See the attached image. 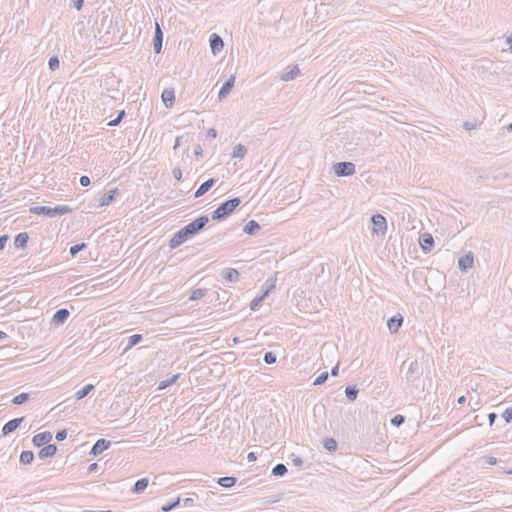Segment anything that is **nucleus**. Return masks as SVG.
<instances>
[{
	"instance_id": "44",
	"label": "nucleus",
	"mask_w": 512,
	"mask_h": 512,
	"mask_svg": "<svg viewBox=\"0 0 512 512\" xmlns=\"http://www.w3.org/2000/svg\"><path fill=\"white\" fill-rule=\"evenodd\" d=\"M405 421L403 415L397 414L391 419V424L395 427H400Z\"/></svg>"
},
{
	"instance_id": "43",
	"label": "nucleus",
	"mask_w": 512,
	"mask_h": 512,
	"mask_svg": "<svg viewBox=\"0 0 512 512\" xmlns=\"http://www.w3.org/2000/svg\"><path fill=\"white\" fill-rule=\"evenodd\" d=\"M48 65H49L50 70H52V71H55L56 69H58L59 65H60V61H59L58 57L57 56L50 57V59L48 61Z\"/></svg>"
},
{
	"instance_id": "23",
	"label": "nucleus",
	"mask_w": 512,
	"mask_h": 512,
	"mask_svg": "<svg viewBox=\"0 0 512 512\" xmlns=\"http://www.w3.org/2000/svg\"><path fill=\"white\" fill-rule=\"evenodd\" d=\"M163 104L169 108L172 107L175 101V93L173 89H165L161 95Z\"/></svg>"
},
{
	"instance_id": "41",
	"label": "nucleus",
	"mask_w": 512,
	"mask_h": 512,
	"mask_svg": "<svg viewBox=\"0 0 512 512\" xmlns=\"http://www.w3.org/2000/svg\"><path fill=\"white\" fill-rule=\"evenodd\" d=\"M179 503H180V498H177L176 500L163 505L162 511L169 512V511L173 510L174 508H176L179 505Z\"/></svg>"
},
{
	"instance_id": "31",
	"label": "nucleus",
	"mask_w": 512,
	"mask_h": 512,
	"mask_svg": "<svg viewBox=\"0 0 512 512\" xmlns=\"http://www.w3.org/2000/svg\"><path fill=\"white\" fill-rule=\"evenodd\" d=\"M323 446L329 452H334L338 448V443L334 438H325L323 440Z\"/></svg>"
},
{
	"instance_id": "11",
	"label": "nucleus",
	"mask_w": 512,
	"mask_h": 512,
	"mask_svg": "<svg viewBox=\"0 0 512 512\" xmlns=\"http://www.w3.org/2000/svg\"><path fill=\"white\" fill-rule=\"evenodd\" d=\"M24 417L14 418L7 423L4 424L2 428V434L3 435H9L10 433L14 432L20 424L23 422Z\"/></svg>"
},
{
	"instance_id": "51",
	"label": "nucleus",
	"mask_w": 512,
	"mask_h": 512,
	"mask_svg": "<svg viewBox=\"0 0 512 512\" xmlns=\"http://www.w3.org/2000/svg\"><path fill=\"white\" fill-rule=\"evenodd\" d=\"M73 7L77 10H81L84 4V0H72Z\"/></svg>"
},
{
	"instance_id": "20",
	"label": "nucleus",
	"mask_w": 512,
	"mask_h": 512,
	"mask_svg": "<svg viewBox=\"0 0 512 512\" xmlns=\"http://www.w3.org/2000/svg\"><path fill=\"white\" fill-rule=\"evenodd\" d=\"M299 74H300V69H299L298 65H294V66L288 67L287 70L281 75L280 79L282 81L288 82V81L293 80Z\"/></svg>"
},
{
	"instance_id": "25",
	"label": "nucleus",
	"mask_w": 512,
	"mask_h": 512,
	"mask_svg": "<svg viewBox=\"0 0 512 512\" xmlns=\"http://www.w3.org/2000/svg\"><path fill=\"white\" fill-rule=\"evenodd\" d=\"M261 229L260 224L255 220L248 221L244 226V232L248 235H255Z\"/></svg>"
},
{
	"instance_id": "7",
	"label": "nucleus",
	"mask_w": 512,
	"mask_h": 512,
	"mask_svg": "<svg viewBox=\"0 0 512 512\" xmlns=\"http://www.w3.org/2000/svg\"><path fill=\"white\" fill-rule=\"evenodd\" d=\"M111 446V442L104 438L98 439L91 448L90 454L93 456H97L109 449Z\"/></svg>"
},
{
	"instance_id": "9",
	"label": "nucleus",
	"mask_w": 512,
	"mask_h": 512,
	"mask_svg": "<svg viewBox=\"0 0 512 512\" xmlns=\"http://www.w3.org/2000/svg\"><path fill=\"white\" fill-rule=\"evenodd\" d=\"M51 439H52V434L49 431H44V432L36 434L33 437L32 442H33L34 446L42 447L44 445L46 446L47 444H49Z\"/></svg>"
},
{
	"instance_id": "53",
	"label": "nucleus",
	"mask_w": 512,
	"mask_h": 512,
	"mask_svg": "<svg viewBox=\"0 0 512 512\" xmlns=\"http://www.w3.org/2000/svg\"><path fill=\"white\" fill-rule=\"evenodd\" d=\"M496 418H497V414L496 413L491 412V413L488 414V420H489L490 426H492L494 424Z\"/></svg>"
},
{
	"instance_id": "33",
	"label": "nucleus",
	"mask_w": 512,
	"mask_h": 512,
	"mask_svg": "<svg viewBox=\"0 0 512 512\" xmlns=\"http://www.w3.org/2000/svg\"><path fill=\"white\" fill-rule=\"evenodd\" d=\"M418 370V363L416 360L410 361L406 373V379L407 381H413L412 376L417 372Z\"/></svg>"
},
{
	"instance_id": "15",
	"label": "nucleus",
	"mask_w": 512,
	"mask_h": 512,
	"mask_svg": "<svg viewBox=\"0 0 512 512\" xmlns=\"http://www.w3.org/2000/svg\"><path fill=\"white\" fill-rule=\"evenodd\" d=\"M403 323V316L396 314L388 319L387 326L391 333H396L400 329Z\"/></svg>"
},
{
	"instance_id": "36",
	"label": "nucleus",
	"mask_w": 512,
	"mask_h": 512,
	"mask_svg": "<svg viewBox=\"0 0 512 512\" xmlns=\"http://www.w3.org/2000/svg\"><path fill=\"white\" fill-rule=\"evenodd\" d=\"M178 378H179V374H175V375L171 376L170 378H168L164 381H161L159 383L158 390H163V389L169 387L170 385L174 384Z\"/></svg>"
},
{
	"instance_id": "1",
	"label": "nucleus",
	"mask_w": 512,
	"mask_h": 512,
	"mask_svg": "<svg viewBox=\"0 0 512 512\" xmlns=\"http://www.w3.org/2000/svg\"><path fill=\"white\" fill-rule=\"evenodd\" d=\"M240 203L241 200L239 197H234L224 201L213 211L212 219L220 221L227 218L234 212Z\"/></svg>"
},
{
	"instance_id": "4",
	"label": "nucleus",
	"mask_w": 512,
	"mask_h": 512,
	"mask_svg": "<svg viewBox=\"0 0 512 512\" xmlns=\"http://www.w3.org/2000/svg\"><path fill=\"white\" fill-rule=\"evenodd\" d=\"M333 171L338 177H347L355 173V164L352 162H338L333 165Z\"/></svg>"
},
{
	"instance_id": "6",
	"label": "nucleus",
	"mask_w": 512,
	"mask_h": 512,
	"mask_svg": "<svg viewBox=\"0 0 512 512\" xmlns=\"http://www.w3.org/2000/svg\"><path fill=\"white\" fill-rule=\"evenodd\" d=\"M236 77L234 75H231L222 85L219 93H218V99L219 101H222L225 99L228 94L231 92L235 85Z\"/></svg>"
},
{
	"instance_id": "50",
	"label": "nucleus",
	"mask_w": 512,
	"mask_h": 512,
	"mask_svg": "<svg viewBox=\"0 0 512 512\" xmlns=\"http://www.w3.org/2000/svg\"><path fill=\"white\" fill-rule=\"evenodd\" d=\"M8 239H9L8 235L0 236V251L4 249Z\"/></svg>"
},
{
	"instance_id": "47",
	"label": "nucleus",
	"mask_w": 512,
	"mask_h": 512,
	"mask_svg": "<svg viewBox=\"0 0 512 512\" xmlns=\"http://www.w3.org/2000/svg\"><path fill=\"white\" fill-rule=\"evenodd\" d=\"M79 183L83 187H88L91 183V180L88 176H81L79 179Z\"/></svg>"
},
{
	"instance_id": "46",
	"label": "nucleus",
	"mask_w": 512,
	"mask_h": 512,
	"mask_svg": "<svg viewBox=\"0 0 512 512\" xmlns=\"http://www.w3.org/2000/svg\"><path fill=\"white\" fill-rule=\"evenodd\" d=\"M67 437V430L63 429V430H59L57 433H56V440L57 441H63L65 440Z\"/></svg>"
},
{
	"instance_id": "61",
	"label": "nucleus",
	"mask_w": 512,
	"mask_h": 512,
	"mask_svg": "<svg viewBox=\"0 0 512 512\" xmlns=\"http://www.w3.org/2000/svg\"><path fill=\"white\" fill-rule=\"evenodd\" d=\"M126 113H125V110H121L119 111L118 115H117V119L121 122L122 119L125 117Z\"/></svg>"
},
{
	"instance_id": "14",
	"label": "nucleus",
	"mask_w": 512,
	"mask_h": 512,
	"mask_svg": "<svg viewBox=\"0 0 512 512\" xmlns=\"http://www.w3.org/2000/svg\"><path fill=\"white\" fill-rule=\"evenodd\" d=\"M275 287L274 285V282L272 281L268 287L266 288V290L262 293V295L258 296V297H255L251 303H250V309L255 311L258 309V307L261 305V303L263 302V300L268 296L269 292L271 289H273Z\"/></svg>"
},
{
	"instance_id": "58",
	"label": "nucleus",
	"mask_w": 512,
	"mask_h": 512,
	"mask_svg": "<svg viewBox=\"0 0 512 512\" xmlns=\"http://www.w3.org/2000/svg\"><path fill=\"white\" fill-rule=\"evenodd\" d=\"M338 373H339V365H335L332 369H331V375L332 376H338Z\"/></svg>"
},
{
	"instance_id": "42",
	"label": "nucleus",
	"mask_w": 512,
	"mask_h": 512,
	"mask_svg": "<svg viewBox=\"0 0 512 512\" xmlns=\"http://www.w3.org/2000/svg\"><path fill=\"white\" fill-rule=\"evenodd\" d=\"M328 372L327 371H324L322 372L313 382V385L317 386V385H321L323 383H325L328 379Z\"/></svg>"
},
{
	"instance_id": "55",
	"label": "nucleus",
	"mask_w": 512,
	"mask_h": 512,
	"mask_svg": "<svg viewBox=\"0 0 512 512\" xmlns=\"http://www.w3.org/2000/svg\"><path fill=\"white\" fill-rule=\"evenodd\" d=\"M463 128L466 129V130H472L475 128V125L470 123V122H464L463 123Z\"/></svg>"
},
{
	"instance_id": "40",
	"label": "nucleus",
	"mask_w": 512,
	"mask_h": 512,
	"mask_svg": "<svg viewBox=\"0 0 512 512\" xmlns=\"http://www.w3.org/2000/svg\"><path fill=\"white\" fill-rule=\"evenodd\" d=\"M264 362L268 365L274 364L277 360V356L274 352H266L263 358Z\"/></svg>"
},
{
	"instance_id": "19",
	"label": "nucleus",
	"mask_w": 512,
	"mask_h": 512,
	"mask_svg": "<svg viewBox=\"0 0 512 512\" xmlns=\"http://www.w3.org/2000/svg\"><path fill=\"white\" fill-rule=\"evenodd\" d=\"M117 194H118V189L117 188L110 189L109 191L104 193L100 197V199H99L100 206H108V205H110L112 203V201L115 199V196Z\"/></svg>"
},
{
	"instance_id": "5",
	"label": "nucleus",
	"mask_w": 512,
	"mask_h": 512,
	"mask_svg": "<svg viewBox=\"0 0 512 512\" xmlns=\"http://www.w3.org/2000/svg\"><path fill=\"white\" fill-rule=\"evenodd\" d=\"M189 235L185 232L183 228L177 231L174 236L169 241V247L171 249L177 248L181 244H183L187 239H189Z\"/></svg>"
},
{
	"instance_id": "10",
	"label": "nucleus",
	"mask_w": 512,
	"mask_h": 512,
	"mask_svg": "<svg viewBox=\"0 0 512 512\" xmlns=\"http://www.w3.org/2000/svg\"><path fill=\"white\" fill-rule=\"evenodd\" d=\"M371 222L373 224V228L375 232L384 233L387 229L386 219L381 214H375L371 217Z\"/></svg>"
},
{
	"instance_id": "27",
	"label": "nucleus",
	"mask_w": 512,
	"mask_h": 512,
	"mask_svg": "<svg viewBox=\"0 0 512 512\" xmlns=\"http://www.w3.org/2000/svg\"><path fill=\"white\" fill-rule=\"evenodd\" d=\"M236 477H233V476H225V477H220L218 479V484L224 488H230L232 486H234L236 484Z\"/></svg>"
},
{
	"instance_id": "39",
	"label": "nucleus",
	"mask_w": 512,
	"mask_h": 512,
	"mask_svg": "<svg viewBox=\"0 0 512 512\" xmlns=\"http://www.w3.org/2000/svg\"><path fill=\"white\" fill-rule=\"evenodd\" d=\"M86 248L85 243L76 244L70 247L69 252L72 257H75L80 251Z\"/></svg>"
},
{
	"instance_id": "22",
	"label": "nucleus",
	"mask_w": 512,
	"mask_h": 512,
	"mask_svg": "<svg viewBox=\"0 0 512 512\" xmlns=\"http://www.w3.org/2000/svg\"><path fill=\"white\" fill-rule=\"evenodd\" d=\"M215 182H216V180L214 178H210L207 181H205L204 183H202L199 186V188L196 190L194 197L199 198V197L203 196L206 192H208L213 187Z\"/></svg>"
},
{
	"instance_id": "26",
	"label": "nucleus",
	"mask_w": 512,
	"mask_h": 512,
	"mask_svg": "<svg viewBox=\"0 0 512 512\" xmlns=\"http://www.w3.org/2000/svg\"><path fill=\"white\" fill-rule=\"evenodd\" d=\"M148 479L147 478H141L139 480H137L133 486V488L131 489V491L134 493V494H140L142 493L148 486Z\"/></svg>"
},
{
	"instance_id": "30",
	"label": "nucleus",
	"mask_w": 512,
	"mask_h": 512,
	"mask_svg": "<svg viewBox=\"0 0 512 512\" xmlns=\"http://www.w3.org/2000/svg\"><path fill=\"white\" fill-rule=\"evenodd\" d=\"M94 389L93 384H87L75 394L77 400L85 398Z\"/></svg>"
},
{
	"instance_id": "52",
	"label": "nucleus",
	"mask_w": 512,
	"mask_h": 512,
	"mask_svg": "<svg viewBox=\"0 0 512 512\" xmlns=\"http://www.w3.org/2000/svg\"><path fill=\"white\" fill-rule=\"evenodd\" d=\"M292 462H293V465L294 466H297V467H301L303 465V460L301 457L299 456H295L293 459H292Z\"/></svg>"
},
{
	"instance_id": "2",
	"label": "nucleus",
	"mask_w": 512,
	"mask_h": 512,
	"mask_svg": "<svg viewBox=\"0 0 512 512\" xmlns=\"http://www.w3.org/2000/svg\"><path fill=\"white\" fill-rule=\"evenodd\" d=\"M30 212L36 215H44L49 218L68 214L72 212V208L67 205H57L55 207L49 206H34L30 208Z\"/></svg>"
},
{
	"instance_id": "32",
	"label": "nucleus",
	"mask_w": 512,
	"mask_h": 512,
	"mask_svg": "<svg viewBox=\"0 0 512 512\" xmlns=\"http://www.w3.org/2000/svg\"><path fill=\"white\" fill-rule=\"evenodd\" d=\"M143 337L141 334H134V335H131L129 338H128V343H127V346L125 348V351L131 349L132 347H134L135 345L139 344L141 341H142Z\"/></svg>"
},
{
	"instance_id": "29",
	"label": "nucleus",
	"mask_w": 512,
	"mask_h": 512,
	"mask_svg": "<svg viewBox=\"0 0 512 512\" xmlns=\"http://www.w3.org/2000/svg\"><path fill=\"white\" fill-rule=\"evenodd\" d=\"M247 154V148L243 144H237L232 152V158H244Z\"/></svg>"
},
{
	"instance_id": "59",
	"label": "nucleus",
	"mask_w": 512,
	"mask_h": 512,
	"mask_svg": "<svg viewBox=\"0 0 512 512\" xmlns=\"http://www.w3.org/2000/svg\"><path fill=\"white\" fill-rule=\"evenodd\" d=\"M247 459H248L249 462L255 461L257 459L256 454L254 452H250L247 455Z\"/></svg>"
},
{
	"instance_id": "8",
	"label": "nucleus",
	"mask_w": 512,
	"mask_h": 512,
	"mask_svg": "<svg viewBox=\"0 0 512 512\" xmlns=\"http://www.w3.org/2000/svg\"><path fill=\"white\" fill-rule=\"evenodd\" d=\"M209 44H210L211 52L214 55L219 53L224 47L223 39L216 33H213L210 35Z\"/></svg>"
},
{
	"instance_id": "63",
	"label": "nucleus",
	"mask_w": 512,
	"mask_h": 512,
	"mask_svg": "<svg viewBox=\"0 0 512 512\" xmlns=\"http://www.w3.org/2000/svg\"><path fill=\"white\" fill-rule=\"evenodd\" d=\"M194 154H195L196 156H199V155H201V154H202V149H201V147H200L199 145L195 148V150H194Z\"/></svg>"
},
{
	"instance_id": "17",
	"label": "nucleus",
	"mask_w": 512,
	"mask_h": 512,
	"mask_svg": "<svg viewBox=\"0 0 512 512\" xmlns=\"http://www.w3.org/2000/svg\"><path fill=\"white\" fill-rule=\"evenodd\" d=\"M419 244L424 252H429L434 245V239L431 234L424 233L420 236Z\"/></svg>"
},
{
	"instance_id": "3",
	"label": "nucleus",
	"mask_w": 512,
	"mask_h": 512,
	"mask_svg": "<svg viewBox=\"0 0 512 512\" xmlns=\"http://www.w3.org/2000/svg\"><path fill=\"white\" fill-rule=\"evenodd\" d=\"M208 222L209 217L207 215H201L189 224L185 225L183 229L189 235V237H193L197 235Z\"/></svg>"
},
{
	"instance_id": "37",
	"label": "nucleus",
	"mask_w": 512,
	"mask_h": 512,
	"mask_svg": "<svg viewBox=\"0 0 512 512\" xmlns=\"http://www.w3.org/2000/svg\"><path fill=\"white\" fill-rule=\"evenodd\" d=\"M29 398H30V394L23 392V393L16 395L12 399V403L15 405H21V404H24L26 401H28Z\"/></svg>"
},
{
	"instance_id": "16",
	"label": "nucleus",
	"mask_w": 512,
	"mask_h": 512,
	"mask_svg": "<svg viewBox=\"0 0 512 512\" xmlns=\"http://www.w3.org/2000/svg\"><path fill=\"white\" fill-rule=\"evenodd\" d=\"M69 315L70 312L67 309L61 308L54 313L52 317V323L55 325H62L67 321Z\"/></svg>"
},
{
	"instance_id": "38",
	"label": "nucleus",
	"mask_w": 512,
	"mask_h": 512,
	"mask_svg": "<svg viewBox=\"0 0 512 512\" xmlns=\"http://www.w3.org/2000/svg\"><path fill=\"white\" fill-rule=\"evenodd\" d=\"M207 293V289L206 288H197L195 290L192 291L189 299L190 300H199L201 298H203Z\"/></svg>"
},
{
	"instance_id": "54",
	"label": "nucleus",
	"mask_w": 512,
	"mask_h": 512,
	"mask_svg": "<svg viewBox=\"0 0 512 512\" xmlns=\"http://www.w3.org/2000/svg\"><path fill=\"white\" fill-rule=\"evenodd\" d=\"M207 136L211 138H215L217 136V131L213 128H210L207 132Z\"/></svg>"
},
{
	"instance_id": "24",
	"label": "nucleus",
	"mask_w": 512,
	"mask_h": 512,
	"mask_svg": "<svg viewBox=\"0 0 512 512\" xmlns=\"http://www.w3.org/2000/svg\"><path fill=\"white\" fill-rule=\"evenodd\" d=\"M29 236L26 232H21L14 239V246L17 249H24L27 246Z\"/></svg>"
},
{
	"instance_id": "45",
	"label": "nucleus",
	"mask_w": 512,
	"mask_h": 512,
	"mask_svg": "<svg viewBox=\"0 0 512 512\" xmlns=\"http://www.w3.org/2000/svg\"><path fill=\"white\" fill-rule=\"evenodd\" d=\"M502 417L505 419L506 423L512 422V407H508L502 413Z\"/></svg>"
},
{
	"instance_id": "34",
	"label": "nucleus",
	"mask_w": 512,
	"mask_h": 512,
	"mask_svg": "<svg viewBox=\"0 0 512 512\" xmlns=\"http://www.w3.org/2000/svg\"><path fill=\"white\" fill-rule=\"evenodd\" d=\"M287 473V467L282 464L278 463L272 468V475L277 477H282Z\"/></svg>"
},
{
	"instance_id": "62",
	"label": "nucleus",
	"mask_w": 512,
	"mask_h": 512,
	"mask_svg": "<svg viewBox=\"0 0 512 512\" xmlns=\"http://www.w3.org/2000/svg\"><path fill=\"white\" fill-rule=\"evenodd\" d=\"M106 22H109V25H111V24H112V19H109V16H108V15H106V16H104V17H103V19H102V24H101V25H102V26H104V24H105Z\"/></svg>"
},
{
	"instance_id": "49",
	"label": "nucleus",
	"mask_w": 512,
	"mask_h": 512,
	"mask_svg": "<svg viewBox=\"0 0 512 512\" xmlns=\"http://www.w3.org/2000/svg\"><path fill=\"white\" fill-rule=\"evenodd\" d=\"M484 460H485V463L488 465H496L498 462L497 458L493 457V456L484 457Z\"/></svg>"
},
{
	"instance_id": "56",
	"label": "nucleus",
	"mask_w": 512,
	"mask_h": 512,
	"mask_svg": "<svg viewBox=\"0 0 512 512\" xmlns=\"http://www.w3.org/2000/svg\"><path fill=\"white\" fill-rule=\"evenodd\" d=\"M98 468V464L97 463H92L88 466V472L91 473V472H94L96 471Z\"/></svg>"
},
{
	"instance_id": "28",
	"label": "nucleus",
	"mask_w": 512,
	"mask_h": 512,
	"mask_svg": "<svg viewBox=\"0 0 512 512\" xmlns=\"http://www.w3.org/2000/svg\"><path fill=\"white\" fill-rule=\"evenodd\" d=\"M34 460V453L30 450H25L20 454L19 461L21 464L28 465Z\"/></svg>"
},
{
	"instance_id": "18",
	"label": "nucleus",
	"mask_w": 512,
	"mask_h": 512,
	"mask_svg": "<svg viewBox=\"0 0 512 512\" xmlns=\"http://www.w3.org/2000/svg\"><path fill=\"white\" fill-rule=\"evenodd\" d=\"M222 277L232 283L239 281L240 273L234 268H225L221 272Z\"/></svg>"
},
{
	"instance_id": "12",
	"label": "nucleus",
	"mask_w": 512,
	"mask_h": 512,
	"mask_svg": "<svg viewBox=\"0 0 512 512\" xmlns=\"http://www.w3.org/2000/svg\"><path fill=\"white\" fill-rule=\"evenodd\" d=\"M163 45V33L158 23H156L155 33L153 37V48L155 53H160Z\"/></svg>"
},
{
	"instance_id": "48",
	"label": "nucleus",
	"mask_w": 512,
	"mask_h": 512,
	"mask_svg": "<svg viewBox=\"0 0 512 512\" xmlns=\"http://www.w3.org/2000/svg\"><path fill=\"white\" fill-rule=\"evenodd\" d=\"M172 174L176 180L180 181L182 179V171L179 167L174 168Z\"/></svg>"
},
{
	"instance_id": "60",
	"label": "nucleus",
	"mask_w": 512,
	"mask_h": 512,
	"mask_svg": "<svg viewBox=\"0 0 512 512\" xmlns=\"http://www.w3.org/2000/svg\"><path fill=\"white\" fill-rule=\"evenodd\" d=\"M182 137L181 136H177L176 139H175V144L173 146V149H177L179 146H180V141H181Z\"/></svg>"
},
{
	"instance_id": "35",
	"label": "nucleus",
	"mask_w": 512,
	"mask_h": 512,
	"mask_svg": "<svg viewBox=\"0 0 512 512\" xmlns=\"http://www.w3.org/2000/svg\"><path fill=\"white\" fill-rule=\"evenodd\" d=\"M358 389L356 386H347L345 388V395L350 401H355L358 396Z\"/></svg>"
},
{
	"instance_id": "57",
	"label": "nucleus",
	"mask_w": 512,
	"mask_h": 512,
	"mask_svg": "<svg viewBox=\"0 0 512 512\" xmlns=\"http://www.w3.org/2000/svg\"><path fill=\"white\" fill-rule=\"evenodd\" d=\"M119 123H120V121H119V120L117 119V117H116L115 119H113V120L109 121V122L107 123V125H108V126H110V127H114V126L119 125Z\"/></svg>"
},
{
	"instance_id": "13",
	"label": "nucleus",
	"mask_w": 512,
	"mask_h": 512,
	"mask_svg": "<svg viewBox=\"0 0 512 512\" xmlns=\"http://www.w3.org/2000/svg\"><path fill=\"white\" fill-rule=\"evenodd\" d=\"M474 257L472 252H468L467 254L461 256L458 260V268L461 271H466L473 266Z\"/></svg>"
},
{
	"instance_id": "64",
	"label": "nucleus",
	"mask_w": 512,
	"mask_h": 512,
	"mask_svg": "<svg viewBox=\"0 0 512 512\" xmlns=\"http://www.w3.org/2000/svg\"><path fill=\"white\" fill-rule=\"evenodd\" d=\"M507 43L509 44V48L512 52V34L507 38Z\"/></svg>"
},
{
	"instance_id": "21",
	"label": "nucleus",
	"mask_w": 512,
	"mask_h": 512,
	"mask_svg": "<svg viewBox=\"0 0 512 512\" xmlns=\"http://www.w3.org/2000/svg\"><path fill=\"white\" fill-rule=\"evenodd\" d=\"M57 452V446L55 444H47L46 446L42 447V449L38 453V457L40 459H46L49 457H52Z\"/></svg>"
}]
</instances>
